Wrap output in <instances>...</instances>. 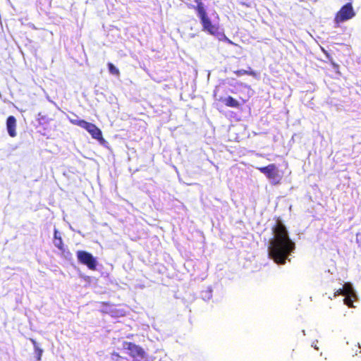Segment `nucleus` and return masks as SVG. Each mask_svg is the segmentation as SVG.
<instances>
[{
  "label": "nucleus",
  "instance_id": "nucleus-12",
  "mask_svg": "<svg viewBox=\"0 0 361 361\" xmlns=\"http://www.w3.org/2000/svg\"><path fill=\"white\" fill-rule=\"evenodd\" d=\"M30 340L34 346L35 352L36 353V360L37 361H40L43 350L38 346L37 341L34 338H30Z\"/></svg>",
  "mask_w": 361,
  "mask_h": 361
},
{
  "label": "nucleus",
  "instance_id": "nucleus-16",
  "mask_svg": "<svg viewBox=\"0 0 361 361\" xmlns=\"http://www.w3.org/2000/svg\"><path fill=\"white\" fill-rule=\"evenodd\" d=\"M107 66H108L109 71L111 74L116 75V76H119V75H120L119 70L112 63H110V62L108 63Z\"/></svg>",
  "mask_w": 361,
  "mask_h": 361
},
{
  "label": "nucleus",
  "instance_id": "nucleus-10",
  "mask_svg": "<svg viewBox=\"0 0 361 361\" xmlns=\"http://www.w3.org/2000/svg\"><path fill=\"white\" fill-rule=\"evenodd\" d=\"M233 73L237 76H242L243 75H247L252 76L254 78L257 77V72L253 71L250 67H249L247 70H243V69L236 70Z\"/></svg>",
  "mask_w": 361,
  "mask_h": 361
},
{
  "label": "nucleus",
  "instance_id": "nucleus-13",
  "mask_svg": "<svg viewBox=\"0 0 361 361\" xmlns=\"http://www.w3.org/2000/svg\"><path fill=\"white\" fill-rule=\"evenodd\" d=\"M344 296L356 295L350 283H345L343 286Z\"/></svg>",
  "mask_w": 361,
  "mask_h": 361
},
{
  "label": "nucleus",
  "instance_id": "nucleus-7",
  "mask_svg": "<svg viewBox=\"0 0 361 361\" xmlns=\"http://www.w3.org/2000/svg\"><path fill=\"white\" fill-rule=\"evenodd\" d=\"M76 255L80 264L87 266L90 270H96L97 260L91 253L84 250H78Z\"/></svg>",
  "mask_w": 361,
  "mask_h": 361
},
{
  "label": "nucleus",
  "instance_id": "nucleus-8",
  "mask_svg": "<svg viewBox=\"0 0 361 361\" xmlns=\"http://www.w3.org/2000/svg\"><path fill=\"white\" fill-rule=\"evenodd\" d=\"M6 129L10 137H15L17 135V121L13 116H9L6 119Z\"/></svg>",
  "mask_w": 361,
  "mask_h": 361
},
{
  "label": "nucleus",
  "instance_id": "nucleus-11",
  "mask_svg": "<svg viewBox=\"0 0 361 361\" xmlns=\"http://www.w3.org/2000/svg\"><path fill=\"white\" fill-rule=\"evenodd\" d=\"M54 238L55 246L60 250L63 251L64 245H63V240L57 230L54 231Z\"/></svg>",
  "mask_w": 361,
  "mask_h": 361
},
{
  "label": "nucleus",
  "instance_id": "nucleus-17",
  "mask_svg": "<svg viewBox=\"0 0 361 361\" xmlns=\"http://www.w3.org/2000/svg\"><path fill=\"white\" fill-rule=\"evenodd\" d=\"M37 121L39 122V124H45V123H49V119L47 117L46 115H44L42 114V113H39L37 114Z\"/></svg>",
  "mask_w": 361,
  "mask_h": 361
},
{
  "label": "nucleus",
  "instance_id": "nucleus-18",
  "mask_svg": "<svg viewBox=\"0 0 361 361\" xmlns=\"http://www.w3.org/2000/svg\"><path fill=\"white\" fill-rule=\"evenodd\" d=\"M344 295V293H343V288H339L334 293V297H336L337 295Z\"/></svg>",
  "mask_w": 361,
  "mask_h": 361
},
{
  "label": "nucleus",
  "instance_id": "nucleus-9",
  "mask_svg": "<svg viewBox=\"0 0 361 361\" xmlns=\"http://www.w3.org/2000/svg\"><path fill=\"white\" fill-rule=\"evenodd\" d=\"M222 100L228 107L238 108L240 106V103L231 96H228Z\"/></svg>",
  "mask_w": 361,
  "mask_h": 361
},
{
  "label": "nucleus",
  "instance_id": "nucleus-19",
  "mask_svg": "<svg viewBox=\"0 0 361 361\" xmlns=\"http://www.w3.org/2000/svg\"><path fill=\"white\" fill-rule=\"evenodd\" d=\"M332 65H333V66H334V68H338V65H337L336 63H332Z\"/></svg>",
  "mask_w": 361,
  "mask_h": 361
},
{
  "label": "nucleus",
  "instance_id": "nucleus-1",
  "mask_svg": "<svg viewBox=\"0 0 361 361\" xmlns=\"http://www.w3.org/2000/svg\"><path fill=\"white\" fill-rule=\"evenodd\" d=\"M274 237L269 247L270 257L278 264H285L288 256L295 248V243L290 238L286 226L279 217L271 228Z\"/></svg>",
  "mask_w": 361,
  "mask_h": 361
},
{
  "label": "nucleus",
  "instance_id": "nucleus-4",
  "mask_svg": "<svg viewBox=\"0 0 361 361\" xmlns=\"http://www.w3.org/2000/svg\"><path fill=\"white\" fill-rule=\"evenodd\" d=\"M71 123L80 126L85 129L92 137V138L102 140V130L94 123H89L85 120H71Z\"/></svg>",
  "mask_w": 361,
  "mask_h": 361
},
{
  "label": "nucleus",
  "instance_id": "nucleus-6",
  "mask_svg": "<svg viewBox=\"0 0 361 361\" xmlns=\"http://www.w3.org/2000/svg\"><path fill=\"white\" fill-rule=\"evenodd\" d=\"M257 169L264 173L269 180H271L274 185L280 183L281 176L276 164H271L266 166L258 167Z\"/></svg>",
  "mask_w": 361,
  "mask_h": 361
},
{
  "label": "nucleus",
  "instance_id": "nucleus-15",
  "mask_svg": "<svg viewBox=\"0 0 361 361\" xmlns=\"http://www.w3.org/2000/svg\"><path fill=\"white\" fill-rule=\"evenodd\" d=\"M110 358L111 361H130L126 357L121 356L116 352L111 353Z\"/></svg>",
  "mask_w": 361,
  "mask_h": 361
},
{
  "label": "nucleus",
  "instance_id": "nucleus-5",
  "mask_svg": "<svg viewBox=\"0 0 361 361\" xmlns=\"http://www.w3.org/2000/svg\"><path fill=\"white\" fill-rule=\"evenodd\" d=\"M355 16V12L353 8L352 3L348 2L343 6L336 13L334 21L336 24L347 21Z\"/></svg>",
  "mask_w": 361,
  "mask_h": 361
},
{
  "label": "nucleus",
  "instance_id": "nucleus-14",
  "mask_svg": "<svg viewBox=\"0 0 361 361\" xmlns=\"http://www.w3.org/2000/svg\"><path fill=\"white\" fill-rule=\"evenodd\" d=\"M357 299V295H345L343 300L344 303L349 307H354L353 302Z\"/></svg>",
  "mask_w": 361,
  "mask_h": 361
},
{
  "label": "nucleus",
  "instance_id": "nucleus-3",
  "mask_svg": "<svg viewBox=\"0 0 361 361\" xmlns=\"http://www.w3.org/2000/svg\"><path fill=\"white\" fill-rule=\"evenodd\" d=\"M123 347L133 361H149V355L142 347L133 342L124 341Z\"/></svg>",
  "mask_w": 361,
  "mask_h": 361
},
{
  "label": "nucleus",
  "instance_id": "nucleus-2",
  "mask_svg": "<svg viewBox=\"0 0 361 361\" xmlns=\"http://www.w3.org/2000/svg\"><path fill=\"white\" fill-rule=\"evenodd\" d=\"M197 2V4L196 6L194 8L197 11L198 17L200 19L203 30L212 35L218 34L219 26L215 24H212L210 18L207 16L203 3L200 1Z\"/></svg>",
  "mask_w": 361,
  "mask_h": 361
}]
</instances>
